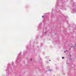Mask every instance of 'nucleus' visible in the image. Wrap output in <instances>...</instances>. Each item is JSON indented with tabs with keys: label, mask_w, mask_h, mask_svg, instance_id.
Listing matches in <instances>:
<instances>
[{
	"label": "nucleus",
	"mask_w": 76,
	"mask_h": 76,
	"mask_svg": "<svg viewBox=\"0 0 76 76\" xmlns=\"http://www.w3.org/2000/svg\"><path fill=\"white\" fill-rule=\"evenodd\" d=\"M72 10L73 11V13H75L76 12V10L75 9H72Z\"/></svg>",
	"instance_id": "obj_1"
},
{
	"label": "nucleus",
	"mask_w": 76,
	"mask_h": 76,
	"mask_svg": "<svg viewBox=\"0 0 76 76\" xmlns=\"http://www.w3.org/2000/svg\"><path fill=\"white\" fill-rule=\"evenodd\" d=\"M51 69H49L48 71H49V72H51Z\"/></svg>",
	"instance_id": "obj_2"
},
{
	"label": "nucleus",
	"mask_w": 76,
	"mask_h": 76,
	"mask_svg": "<svg viewBox=\"0 0 76 76\" xmlns=\"http://www.w3.org/2000/svg\"><path fill=\"white\" fill-rule=\"evenodd\" d=\"M64 58V57H62V59H63V58Z\"/></svg>",
	"instance_id": "obj_3"
},
{
	"label": "nucleus",
	"mask_w": 76,
	"mask_h": 76,
	"mask_svg": "<svg viewBox=\"0 0 76 76\" xmlns=\"http://www.w3.org/2000/svg\"><path fill=\"white\" fill-rule=\"evenodd\" d=\"M67 50H66V51H64V52L66 53V52H67Z\"/></svg>",
	"instance_id": "obj_4"
},
{
	"label": "nucleus",
	"mask_w": 76,
	"mask_h": 76,
	"mask_svg": "<svg viewBox=\"0 0 76 76\" xmlns=\"http://www.w3.org/2000/svg\"><path fill=\"white\" fill-rule=\"evenodd\" d=\"M32 59H30V61H32Z\"/></svg>",
	"instance_id": "obj_5"
},
{
	"label": "nucleus",
	"mask_w": 76,
	"mask_h": 76,
	"mask_svg": "<svg viewBox=\"0 0 76 76\" xmlns=\"http://www.w3.org/2000/svg\"><path fill=\"white\" fill-rule=\"evenodd\" d=\"M42 18H44V16H42Z\"/></svg>",
	"instance_id": "obj_6"
},
{
	"label": "nucleus",
	"mask_w": 76,
	"mask_h": 76,
	"mask_svg": "<svg viewBox=\"0 0 76 76\" xmlns=\"http://www.w3.org/2000/svg\"><path fill=\"white\" fill-rule=\"evenodd\" d=\"M42 44H41V46H42Z\"/></svg>",
	"instance_id": "obj_7"
},
{
	"label": "nucleus",
	"mask_w": 76,
	"mask_h": 76,
	"mask_svg": "<svg viewBox=\"0 0 76 76\" xmlns=\"http://www.w3.org/2000/svg\"><path fill=\"white\" fill-rule=\"evenodd\" d=\"M47 63H48V61H47Z\"/></svg>",
	"instance_id": "obj_8"
},
{
	"label": "nucleus",
	"mask_w": 76,
	"mask_h": 76,
	"mask_svg": "<svg viewBox=\"0 0 76 76\" xmlns=\"http://www.w3.org/2000/svg\"><path fill=\"white\" fill-rule=\"evenodd\" d=\"M46 33H47V32L45 31V34Z\"/></svg>",
	"instance_id": "obj_9"
},
{
	"label": "nucleus",
	"mask_w": 76,
	"mask_h": 76,
	"mask_svg": "<svg viewBox=\"0 0 76 76\" xmlns=\"http://www.w3.org/2000/svg\"><path fill=\"white\" fill-rule=\"evenodd\" d=\"M71 47H73V46H71Z\"/></svg>",
	"instance_id": "obj_10"
},
{
	"label": "nucleus",
	"mask_w": 76,
	"mask_h": 76,
	"mask_svg": "<svg viewBox=\"0 0 76 76\" xmlns=\"http://www.w3.org/2000/svg\"><path fill=\"white\" fill-rule=\"evenodd\" d=\"M49 61H51V60H49Z\"/></svg>",
	"instance_id": "obj_11"
},
{
	"label": "nucleus",
	"mask_w": 76,
	"mask_h": 76,
	"mask_svg": "<svg viewBox=\"0 0 76 76\" xmlns=\"http://www.w3.org/2000/svg\"><path fill=\"white\" fill-rule=\"evenodd\" d=\"M57 2H58V1H57Z\"/></svg>",
	"instance_id": "obj_12"
},
{
	"label": "nucleus",
	"mask_w": 76,
	"mask_h": 76,
	"mask_svg": "<svg viewBox=\"0 0 76 76\" xmlns=\"http://www.w3.org/2000/svg\"><path fill=\"white\" fill-rule=\"evenodd\" d=\"M48 71H46V72H48Z\"/></svg>",
	"instance_id": "obj_13"
},
{
	"label": "nucleus",
	"mask_w": 76,
	"mask_h": 76,
	"mask_svg": "<svg viewBox=\"0 0 76 76\" xmlns=\"http://www.w3.org/2000/svg\"><path fill=\"white\" fill-rule=\"evenodd\" d=\"M75 46H76V44L75 45Z\"/></svg>",
	"instance_id": "obj_14"
},
{
	"label": "nucleus",
	"mask_w": 76,
	"mask_h": 76,
	"mask_svg": "<svg viewBox=\"0 0 76 76\" xmlns=\"http://www.w3.org/2000/svg\"><path fill=\"white\" fill-rule=\"evenodd\" d=\"M72 3V2H71V3Z\"/></svg>",
	"instance_id": "obj_15"
},
{
	"label": "nucleus",
	"mask_w": 76,
	"mask_h": 76,
	"mask_svg": "<svg viewBox=\"0 0 76 76\" xmlns=\"http://www.w3.org/2000/svg\"><path fill=\"white\" fill-rule=\"evenodd\" d=\"M52 11H53V10H52Z\"/></svg>",
	"instance_id": "obj_16"
},
{
	"label": "nucleus",
	"mask_w": 76,
	"mask_h": 76,
	"mask_svg": "<svg viewBox=\"0 0 76 76\" xmlns=\"http://www.w3.org/2000/svg\"><path fill=\"white\" fill-rule=\"evenodd\" d=\"M75 39H76V38Z\"/></svg>",
	"instance_id": "obj_17"
}]
</instances>
